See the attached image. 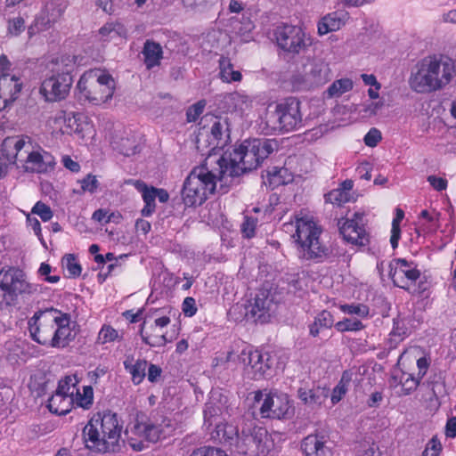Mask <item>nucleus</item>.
Instances as JSON below:
<instances>
[{
	"mask_svg": "<svg viewBox=\"0 0 456 456\" xmlns=\"http://www.w3.org/2000/svg\"><path fill=\"white\" fill-rule=\"evenodd\" d=\"M216 160L211 156L206 159L205 164L192 169L186 178L182 191L183 203L188 207L200 206L208 197L214 193L216 182L227 185L230 178L221 179L218 165L212 167Z\"/></svg>",
	"mask_w": 456,
	"mask_h": 456,
	"instance_id": "obj_4",
	"label": "nucleus"
},
{
	"mask_svg": "<svg viewBox=\"0 0 456 456\" xmlns=\"http://www.w3.org/2000/svg\"><path fill=\"white\" fill-rule=\"evenodd\" d=\"M349 379H346L345 374L342 376V379L338 383V385L333 388L332 394H331V403L332 404L338 403L346 394L347 392V385H348Z\"/></svg>",
	"mask_w": 456,
	"mask_h": 456,
	"instance_id": "obj_51",
	"label": "nucleus"
},
{
	"mask_svg": "<svg viewBox=\"0 0 456 456\" xmlns=\"http://www.w3.org/2000/svg\"><path fill=\"white\" fill-rule=\"evenodd\" d=\"M354 450L356 456H382L379 446L370 436L355 441Z\"/></svg>",
	"mask_w": 456,
	"mask_h": 456,
	"instance_id": "obj_35",
	"label": "nucleus"
},
{
	"mask_svg": "<svg viewBox=\"0 0 456 456\" xmlns=\"http://www.w3.org/2000/svg\"><path fill=\"white\" fill-rule=\"evenodd\" d=\"M256 220L253 217L245 216L241 224V232L247 238H252L255 235Z\"/></svg>",
	"mask_w": 456,
	"mask_h": 456,
	"instance_id": "obj_59",
	"label": "nucleus"
},
{
	"mask_svg": "<svg viewBox=\"0 0 456 456\" xmlns=\"http://www.w3.org/2000/svg\"><path fill=\"white\" fill-rule=\"evenodd\" d=\"M125 368L132 375V379L134 384H140L146 374L148 363L145 360H138L134 364H129L126 361L124 362Z\"/></svg>",
	"mask_w": 456,
	"mask_h": 456,
	"instance_id": "obj_46",
	"label": "nucleus"
},
{
	"mask_svg": "<svg viewBox=\"0 0 456 456\" xmlns=\"http://www.w3.org/2000/svg\"><path fill=\"white\" fill-rule=\"evenodd\" d=\"M83 191L94 192L98 187V180L95 175H88L80 181Z\"/></svg>",
	"mask_w": 456,
	"mask_h": 456,
	"instance_id": "obj_62",
	"label": "nucleus"
},
{
	"mask_svg": "<svg viewBox=\"0 0 456 456\" xmlns=\"http://www.w3.org/2000/svg\"><path fill=\"white\" fill-rule=\"evenodd\" d=\"M73 83L72 77L61 78L45 75L40 87V93L48 102H57L65 99Z\"/></svg>",
	"mask_w": 456,
	"mask_h": 456,
	"instance_id": "obj_17",
	"label": "nucleus"
},
{
	"mask_svg": "<svg viewBox=\"0 0 456 456\" xmlns=\"http://www.w3.org/2000/svg\"><path fill=\"white\" fill-rule=\"evenodd\" d=\"M285 227L294 228L292 238L298 256L304 260H320L329 255V249L322 243V227L313 216L295 217L294 222L285 224Z\"/></svg>",
	"mask_w": 456,
	"mask_h": 456,
	"instance_id": "obj_6",
	"label": "nucleus"
},
{
	"mask_svg": "<svg viewBox=\"0 0 456 456\" xmlns=\"http://www.w3.org/2000/svg\"><path fill=\"white\" fill-rule=\"evenodd\" d=\"M142 54L147 69H151L160 64V61L163 58L162 47L154 41L146 40L143 45Z\"/></svg>",
	"mask_w": 456,
	"mask_h": 456,
	"instance_id": "obj_30",
	"label": "nucleus"
},
{
	"mask_svg": "<svg viewBox=\"0 0 456 456\" xmlns=\"http://www.w3.org/2000/svg\"><path fill=\"white\" fill-rule=\"evenodd\" d=\"M389 276L394 284L410 293L419 295L427 289L426 282L419 281L420 272L412 262L398 258L390 264Z\"/></svg>",
	"mask_w": 456,
	"mask_h": 456,
	"instance_id": "obj_9",
	"label": "nucleus"
},
{
	"mask_svg": "<svg viewBox=\"0 0 456 456\" xmlns=\"http://www.w3.org/2000/svg\"><path fill=\"white\" fill-rule=\"evenodd\" d=\"M275 37L278 45L291 53H299L312 44L310 37L298 26H281L277 28Z\"/></svg>",
	"mask_w": 456,
	"mask_h": 456,
	"instance_id": "obj_12",
	"label": "nucleus"
},
{
	"mask_svg": "<svg viewBox=\"0 0 456 456\" xmlns=\"http://www.w3.org/2000/svg\"><path fill=\"white\" fill-rule=\"evenodd\" d=\"M79 120V116L74 113L61 110L55 114V121L63 122V126H60V132L63 134H73V129Z\"/></svg>",
	"mask_w": 456,
	"mask_h": 456,
	"instance_id": "obj_39",
	"label": "nucleus"
},
{
	"mask_svg": "<svg viewBox=\"0 0 456 456\" xmlns=\"http://www.w3.org/2000/svg\"><path fill=\"white\" fill-rule=\"evenodd\" d=\"M88 426L90 428H121L118 423V415L110 411L94 413L85 428Z\"/></svg>",
	"mask_w": 456,
	"mask_h": 456,
	"instance_id": "obj_31",
	"label": "nucleus"
},
{
	"mask_svg": "<svg viewBox=\"0 0 456 456\" xmlns=\"http://www.w3.org/2000/svg\"><path fill=\"white\" fill-rule=\"evenodd\" d=\"M62 13L63 8L59 3L47 2L36 19V26L40 30L48 29L61 19Z\"/></svg>",
	"mask_w": 456,
	"mask_h": 456,
	"instance_id": "obj_21",
	"label": "nucleus"
},
{
	"mask_svg": "<svg viewBox=\"0 0 456 456\" xmlns=\"http://www.w3.org/2000/svg\"><path fill=\"white\" fill-rule=\"evenodd\" d=\"M255 407L259 409L262 418L287 419L294 413L287 394L269 393L261 391L255 393Z\"/></svg>",
	"mask_w": 456,
	"mask_h": 456,
	"instance_id": "obj_10",
	"label": "nucleus"
},
{
	"mask_svg": "<svg viewBox=\"0 0 456 456\" xmlns=\"http://www.w3.org/2000/svg\"><path fill=\"white\" fill-rule=\"evenodd\" d=\"M382 139L381 133L377 128H371L364 136V143L369 147H375Z\"/></svg>",
	"mask_w": 456,
	"mask_h": 456,
	"instance_id": "obj_60",
	"label": "nucleus"
},
{
	"mask_svg": "<svg viewBox=\"0 0 456 456\" xmlns=\"http://www.w3.org/2000/svg\"><path fill=\"white\" fill-rule=\"evenodd\" d=\"M335 328L339 332L359 331L364 328L362 322L357 319L345 318L335 324Z\"/></svg>",
	"mask_w": 456,
	"mask_h": 456,
	"instance_id": "obj_49",
	"label": "nucleus"
},
{
	"mask_svg": "<svg viewBox=\"0 0 456 456\" xmlns=\"http://www.w3.org/2000/svg\"><path fill=\"white\" fill-rule=\"evenodd\" d=\"M132 429L124 430V437L126 439L128 444L134 451H142L148 447L147 440H145L146 431H131Z\"/></svg>",
	"mask_w": 456,
	"mask_h": 456,
	"instance_id": "obj_41",
	"label": "nucleus"
},
{
	"mask_svg": "<svg viewBox=\"0 0 456 456\" xmlns=\"http://www.w3.org/2000/svg\"><path fill=\"white\" fill-rule=\"evenodd\" d=\"M301 120L298 102H286L268 106L265 123L273 132L292 131L299 126Z\"/></svg>",
	"mask_w": 456,
	"mask_h": 456,
	"instance_id": "obj_8",
	"label": "nucleus"
},
{
	"mask_svg": "<svg viewBox=\"0 0 456 456\" xmlns=\"http://www.w3.org/2000/svg\"><path fill=\"white\" fill-rule=\"evenodd\" d=\"M325 443L326 440L322 436L310 435L302 441L301 448L305 456H330Z\"/></svg>",
	"mask_w": 456,
	"mask_h": 456,
	"instance_id": "obj_26",
	"label": "nucleus"
},
{
	"mask_svg": "<svg viewBox=\"0 0 456 456\" xmlns=\"http://www.w3.org/2000/svg\"><path fill=\"white\" fill-rule=\"evenodd\" d=\"M75 402V398L61 395L60 393H54L48 400L47 407L53 413L64 415L68 413Z\"/></svg>",
	"mask_w": 456,
	"mask_h": 456,
	"instance_id": "obj_33",
	"label": "nucleus"
},
{
	"mask_svg": "<svg viewBox=\"0 0 456 456\" xmlns=\"http://www.w3.org/2000/svg\"><path fill=\"white\" fill-rule=\"evenodd\" d=\"M239 360L243 363L246 373L254 379L263 378L270 369L268 359H265L260 351L249 347L241 351Z\"/></svg>",
	"mask_w": 456,
	"mask_h": 456,
	"instance_id": "obj_16",
	"label": "nucleus"
},
{
	"mask_svg": "<svg viewBox=\"0 0 456 456\" xmlns=\"http://www.w3.org/2000/svg\"><path fill=\"white\" fill-rule=\"evenodd\" d=\"M75 68V59L69 55L56 57L47 63L46 75L55 77H72L71 72Z\"/></svg>",
	"mask_w": 456,
	"mask_h": 456,
	"instance_id": "obj_23",
	"label": "nucleus"
},
{
	"mask_svg": "<svg viewBox=\"0 0 456 456\" xmlns=\"http://www.w3.org/2000/svg\"><path fill=\"white\" fill-rule=\"evenodd\" d=\"M33 340L53 348H64L75 338L70 327V316L50 308L39 311L28 322Z\"/></svg>",
	"mask_w": 456,
	"mask_h": 456,
	"instance_id": "obj_2",
	"label": "nucleus"
},
{
	"mask_svg": "<svg viewBox=\"0 0 456 456\" xmlns=\"http://www.w3.org/2000/svg\"><path fill=\"white\" fill-rule=\"evenodd\" d=\"M275 142L266 139L245 140L232 152H225L216 160L221 179L240 176L256 169L274 149Z\"/></svg>",
	"mask_w": 456,
	"mask_h": 456,
	"instance_id": "obj_1",
	"label": "nucleus"
},
{
	"mask_svg": "<svg viewBox=\"0 0 456 456\" xmlns=\"http://www.w3.org/2000/svg\"><path fill=\"white\" fill-rule=\"evenodd\" d=\"M340 310L347 314H354L359 317H367L370 314V308L363 304H346L339 306Z\"/></svg>",
	"mask_w": 456,
	"mask_h": 456,
	"instance_id": "obj_50",
	"label": "nucleus"
},
{
	"mask_svg": "<svg viewBox=\"0 0 456 456\" xmlns=\"http://www.w3.org/2000/svg\"><path fill=\"white\" fill-rule=\"evenodd\" d=\"M190 456H228L223 450L208 447L193 451Z\"/></svg>",
	"mask_w": 456,
	"mask_h": 456,
	"instance_id": "obj_63",
	"label": "nucleus"
},
{
	"mask_svg": "<svg viewBox=\"0 0 456 456\" xmlns=\"http://www.w3.org/2000/svg\"><path fill=\"white\" fill-rule=\"evenodd\" d=\"M32 213L39 216L45 222L49 221L53 217V212L50 207L41 201L36 203L32 208Z\"/></svg>",
	"mask_w": 456,
	"mask_h": 456,
	"instance_id": "obj_58",
	"label": "nucleus"
},
{
	"mask_svg": "<svg viewBox=\"0 0 456 456\" xmlns=\"http://www.w3.org/2000/svg\"><path fill=\"white\" fill-rule=\"evenodd\" d=\"M121 429H83L86 447L94 452L114 450L118 444Z\"/></svg>",
	"mask_w": 456,
	"mask_h": 456,
	"instance_id": "obj_15",
	"label": "nucleus"
},
{
	"mask_svg": "<svg viewBox=\"0 0 456 456\" xmlns=\"http://www.w3.org/2000/svg\"><path fill=\"white\" fill-rule=\"evenodd\" d=\"M0 289L8 304L20 294L30 293V286L23 273L15 268L0 271Z\"/></svg>",
	"mask_w": 456,
	"mask_h": 456,
	"instance_id": "obj_14",
	"label": "nucleus"
},
{
	"mask_svg": "<svg viewBox=\"0 0 456 456\" xmlns=\"http://www.w3.org/2000/svg\"><path fill=\"white\" fill-rule=\"evenodd\" d=\"M212 122L210 127L211 142L209 144L213 145L212 149L219 146L220 142L228 139L230 136L229 124L226 118L220 117L210 116Z\"/></svg>",
	"mask_w": 456,
	"mask_h": 456,
	"instance_id": "obj_27",
	"label": "nucleus"
},
{
	"mask_svg": "<svg viewBox=\"0 0 456 456\" xmlns=\"http://www.w3.org/2000/svg\"><path fill=\"white\" fill-rule=\"evenodd\" d=\"M456 76L455 61L447 55L436 53L423 58L410 78L413 91L433 93L444 88Z\"/></svg>",
	"mask_w": 456,
	"mask_h": 456,
	"instance_id": "obj_3",
	"label": "nucleus"
},
{
	"mask_svg": "<svg viewBox=\"0 0 456 456\" xmlns=\"http://www.w3.org/2000/svg\"><path fill=\"white\" fill-rule=\"evenodd\" d=\"M145 431V440H147L148 446L150 444L160 442L167 437L163 429H146Z\"/></svg>",
	"mask_w": 456,
	"mask_h": 456,
	"instance_id": "obj_61",
	"label": "nucleus"
},
{
	"mask_svg": "<svg viewBox=\"0 0 456 456\" xmlns=\"http://www.w3.org/2000/svg\"><path fill=\"white\" fill-rule=\"evenodd\" d=\"M206 107V101L201 100L192 104L186 111V118L188 122H195L198 118L202 114Z\"/></svg>",
	"mask_w": 456,
	"mask_h": 456,
	"instance_id": "obj_54",
	"label": "nucleus"
},
{
	"mask_svg": "<svg viewBox=\"0 0 456 456\" xmlns=\"http://www.w3.org/2000/svg\"><path fill=\"white\" fill-rule=\"evenodd\" d=\"M299 399L309 408L317 409L321 407L329 397L330 391L326 387H317L313 389L300 388L298 390Z\"/></svg>",
	"mask_w": 456,
	"mask_h": 456,
	"instance_id": "obj_24",
	"label": "nucleus"
},
{
	"mask_svg": "<svg viewBox=\"0 0 456 456\" xmlns=\"http://www.w3.org/2000/svg\"><path fill=\"white\" fill-rule=\"evenodd\" d=\"M411 330L408 327V322L404 319H395L394 321V329L392 334L401 338L408 336Z\"/></svg>",
	"mask_w": 456,
	"mask_h": 456,
	"instance_id": "obj_56",
	"label": "nucleus"
},
{
	"mask_svg": "<svg viewBox=\"0 0 456 456\" xmlns=\"http://www.w3.org/2000/svg\"><path fill=\"white\" fill-rule=\"evenodd\" d=\"M263 178L265 185L274 189L289 182L290 175L285 167H273L266 171Z\"/></svg>",
	"mask_w": 456,
	"mask_h": 456,
	"instance_id": "obj_32",
	"label": "nucleus"
},
{
	"mask_svg": "<svg viewBox=\"0 0 456 456\" xmlns=\"http://www.w3.org/2000/svg\"><path fill=\"white\" fill-rule=\"evenodd\" d=\"M140 334L142 341L150 346H163L167 343L166 334L159 329L150 325L147 329L145 322L142 325Z\"/></svg>",
	"mask_w": 456,
	"mask_h": 456,
	"instance_id": "obj_29",
	"label": "nucleus"
},
{
	"mask_svg": "<svg viewBox=\"0 0 456 456\" xmlns=\"http://www.w3.org/2000/svg\"><path fill=\"white\" fill-rule=\"evenodd\" d=\"M252 103L253 101L248 95L240 92H233L224 96L221 108L227 112L242 117L247 111L251 110Z\"/></svg>",
	"mask_w": 456,
	"mask_h": 456,
	"instance_id": "obj_19",
	"label": "nucleus"
},
{
	"mask_svg": "<svg viewBox=\"0 0 456 456\" xmlns=\"http://www.w3.org/2000/svg\"><path fill=\"white\" fill-rule=\"evenodd\" d=\"M21 86L22 84L15 76H0V99L4 102V109L17 99Z\"/></svg>",
	"mask_w": 456,
	"mask_h": 456,
	"instance_id": "obj_22",
	"label": "nucleus"
},
{
	"mask_svg": "<svg viewBox=\"0 0 456 456\" xmlns=\"http://www.w3.org/2000/svg\"><path fill=\"white\" fill-rule=\"evenodd\" d=\"M220 77L226 83L240 82L242 75L239 70L233 69V65L229 58L222 57L219 61Z\"/></svg>",
	"mask_w": 456,
	"mask_h": 456,
	"instance_id": "obj_37",
	"label": "nucleus"
},
{
	"mask_svg": "<svg viewBox=\"0 0 456 456\" xmlns=\"http://www.w3.org/2000/svg\"><path fill=\"white\" fill-rule=\"evenodd\" d=\"M3 151L6 152L9 164L20 163L26 172L46 173L53 169L54 159L48 152L34 150L28 136H11L3 141Z\"/></svg>",
	"mask_w": 456,
	"mask_h": 456,
	"instance_id": "obj_5",
	"label": "nucleus"
},
{
	"mask_svg": "<svg viewBox=\"0 0 456 456\" xmlns=\"http://www.w3.org/2000/svg\"><path fill=\"white\" fill-rule=\"evenodd\" d=\"M354 83L350 78L345 77L334 81L327 89L326 93L330 98L340 97L343 94L353 89Z\"/></svg>",
	"mask_w": 456,
	"mask_h": 456,
	"instance_id": "obj_42",
	"label": "nucleus"
},
{
	"mask_svg": "<svg viewBox=\"0 0 456 456\" xmlns=\"http://www.w3.org/2000/svg\"><path fill=\"white\" fill-rule=\"evenodd\" d=\"M274 306L273 297L267 289H259L252 302L247 306L246 315L262 323L269 321L270 312Z\"/></svg>",
	"mask_w": 456,
	"mask_h": 456,
	"instance_id": "obj_18",
	"label": "nucleus"
},
{
	"mask_svg": "<svg viewBox=\"0 0 456 456\" xmlns=\"http://www.w3.org/2000/svg\"><path fill=\"white\" fill-rule=\"evenodd\" d=\"M334 324L333 315L326 311H322L310 325V335L318 337L322 330L330 329Z\"/></svg>",
	"mask_w": 456,
	"mask_h": 456,
	"instance_id": "obj_36",
	"label": "nucleus"
},
{
	"mask_svg": "<svg viewBox=\"0 0 456 456\" xmlns=\"http://www.w3.org/2000/svg\"><path fill=\"white\" fill-rule=\"evenodd\" d=\"M404 212L401 208H396L395 217L393 219L392 222V230L390 237V243L393 248H395L398 246V241L401 234L400 223L402 222Z\"/></svg>",
	"mask_w": 456,
	"mask_h": 456,
	"instance_id": "obj_48",
	"label": "nucleus"
},
{
	"mask_svg": "<svg viewBox=\"0 0 456 456\" xmlns=\"http://www.w3.org/2000/svg\"><path fill=\"white\" fill-rule=\"evenodd\" d=\"M98 32L103 41L126 38L127 34L126 28L118 21L107 22Z\"/></svg>",
	"mask_w": 456,
	"mask_h": 456,
	"instance_id": "obj_34",
	"label": "nucleus"
},
{
	"mask_svg": "<svg viewBox=\"0 0 456 456\" xmlns=\"http://www.w3.org/2000/svg\"><path fill=\"white\" fill-rule=\"evenodd\" d=\"M77 379L76 376H67L60 380L55 393H60L61 395L75 398V394L79 395V390L77 387Z\"/></svg>",
	"mask_w": 456,
	"mask_h": 456,
	"instance_id": "obj_44",
	"label": "nucleus"
},
{
	"mask_svg": "<svg viewBox=\"0 0 456 456\" xmlns=\"http://www.w3.org/2000/svg\"><path fill=\"white\" fill-rule=\"evenodd\" d=\"M239 429H216V437L224 445L238 448L240 433Z\"/></svg>",
	"mask_w": 456,
	"mask_h": 456,
	"instance_id": "obj_47",
	"label": "nucleus"
},
{
	"mask_svg": "<svg viewBox=\"0 0 456 456\" xmlns=\"http://www.w3.org/2000/svg\"><path fill=\"white\" fill-rule=\"evenodd\" d=\"M137 188L142 191V199L145 203L142 209V215L144 216H151L155 210V199L153 187L148 188L143 183L136 182Z\"/></svg>",
	"mask_w": 456,
	"mask_h": 456,
	"instance_id": "obj_40",
	"label": "nucleus"
},
{
	"mask_svg": "<svg viewBox=\"0 0 456 456\" xmlns=\"http://www.w3.org/2000/svg\"><path fill=\"white\" fill-rule=\"evenodd\" d=\"M442 451V444L437 436H433L426 446L422 456H438Z\"/></svg>",
	"mask_w": 456,
	"mask_h": 456,
	"instance_id": "obj_57",
	"label": "nucleus"
},
{
	"mask_svg": "<svg viewBox=\"0 0 456 456\" xmlns=\"http://www.w3.org/2000/svg\"><path fill=\"white\" fill-rule=\"evenodd\" d=\"M122 339V333H119L110 324H103L98 332L95 343L103 346L108 343L120 342Z\"/></svg>",
	"mask_w": 456,
	"mask_h": 456,
	"instance_id": "obj_38",
	"label": "nucleus"
},
{
	"mask_svg": "<svg viewBox=\"0 0 456 456\" xmlns=\"http://www.w3.org/2000/svg\"><path fill=\"white\" fill-rule=\"evenodd\" d=\"M348 13L334 12L327 14L318 22V34L324 36L340 29L347 21Z\"/></svg>",
	"mask_w": 456,
	"mask_h": 456,
	"instance_id": "obj_25",
	"label": "nucleus"
},
{
	"mask_svg": "<svg viewBox=\"0 0 456 456\" xmlns=\"http://www.w3.org/2000/svg\"><path fill=\"white\" fill-rule=\"evenodd\" d=\"M331 70L328 62L321 58L308 60L303 67L302 74L295 77L294 83L304 89H313L328 83Z\"/></svg>",
	"mask_w": 456,
	"mask_h": 456,
	"instance_id": "obj_11",
	"label": "nucleus"
},
{
	"mask_svg": "<svg viewBox=\"0 0 456 456\" xmlns=\"http://www.w3.org/2000/svg\"><path fill=\"white\" fill-rule=\"evenodd\" d=\"M93 388L90 386L84 387L83 394H75V402L83 408H88L93 403Z\"/></svg>",
	"mask_w": 456,
	"mask_h": 456,
	"instance_id": "obj_55",
	"label": "nucleus"
},
{
	"mask_svg": "<svg viewBox=\"0 0 456 456\" xmlns=\"http://www.w3.org/2000/svg\"><path fill=\"white\" fill-rule=\"evenodd\" d=\"M113 148L124 156H132L136 153L138 144L134 136L122 137L113 142Z\"/></svg>",
	"mask_w": 456,
	"mask_h": 456,
	"instance_id": "obj_43",
	"label": "nucleus"
},
{
	"mask_svg": "<svg viewBox=\"0 0 456 456\" xmlns=\"http://www.w3.org/2000/svg\"><path fill=\"white\" fill-rule=\"evenodd\" d=\"M439 227V214L436 211L422 210L418 218L416 232L419 235L431 233Z\"/></svg>",
	"mask_w": 456,
	"mask_h": 456,
	"instance_id": "obj_28",
	"label": "nucleus"
},
{
	"mask_svg": "<svg viewBox=\"0 0 456 456\" xmlns=\"http://www.w3.org/2000/svg\"><path fill=\"white\" fill-rule=\"evenodd\" d=\"M220 414L221 409L218 406H216L212 402H208L206 404V409L204 411L205 425L208 428H220L222 425Z\"/></svg>",
	"mask_w": 456,
	"mask_h": 456,
	"instance_id": "obj_45",
	"label": "nucleus"
},
{
	"mask_svg": "<svg viewBox=\"0 0 456 456\" xmlns=\"http://www.w3.org/2000/svg\"><path fill=\"white\" fill-rule=\"evenodd\" d=\"M350 199V195L346 194V192L340 191L338 188L334 189L326 194V200L338 206H341L342 204L348 202Z\"/></svg>",
	"mask_w": 456,
	"mask_h": 456,
	"instance_id": "obj_52",
	"label": "nucleus"
},
{
	"mask_svg": "<svg viewBox=\"0 0 456 456\" xmlns=\"http://www.w3.org/2000/svg\"><path fill=\"white\" fill-rule=\"evenodd\" d=\"M25 28V21L23 18L18 16L10 20L8 22V30L12 35L20 34Z\"/></svg>",
	"mask_w": 456,
	"mask_h": 456,
	"instance_id": "obj_64",
	"label": "nucleus"
},
{
	"mask_svg": "<svg viewBox=\"0 0 456 456\" xmlns=\"http://www.w3.org/2000/svg\"><path fill=\"white\" fill-rule=\"evenodd\" d=\"M339 232L344 240L355 245H364L368 241L365 230L355 219L341 218L338 221Z\"/></svg>",
	"mask_w": 456,
	"mask_h": 456,
	"instance_id": "obj_20",
	"label": "nucleus"
},
{
	"mask_svg": "<svg viewBox=\"0 0 456 456\" xmlns=\"http://www.w3.org/2000/svg\"><path fill=\"white\" fill-rule=\"evenodd\" d=\"M273 447V442L267 429H242L240 434L238 449L242 452L251 450L259 456H265Z\"/></svg>",
	"mask_w": 456,
	"mask_h": 456,
	"instance_id": "obj_13",
	"label": "nucleus"
},
{
	"mask_svg": "<svg viewBox=\"0 0 456 456\" xmlns=\"http://www.w3.org/2000/svg\"><path fill=\"white\" fill-rule=\"evenodd\" d=\"M77 88L83 97L94 104L101 105L112 98L115 81L109 74L89 70L80 77Z\"/></svg>",
	"mask_w": 456,
	"mask_h": 456,
	"instance_id": "obj_7",
	"label": "nucleus"
},
{
	"mask_svg": "<svg viewBox=\"0 0 456 456\" xmlns=\"http://www.w3.org/2000/svg\"><path fill=\"white\" fill-rule=\"evenodd\" d=\"M62 263L66 266L69 275L72 277H77L81 274L82 268L76 261L74 255H66L62 259Z\"/></svg>",
	"mask_w": 456,
	"mask_h": 456,
	"instance_id": "obj_53",
	"label": "nucleus"
}]
</instances>
